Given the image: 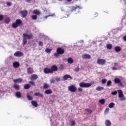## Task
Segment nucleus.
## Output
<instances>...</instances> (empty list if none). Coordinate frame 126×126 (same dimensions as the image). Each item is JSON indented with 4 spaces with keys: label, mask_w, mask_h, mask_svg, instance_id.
Returning a JSON list of instances; mask_svg holds the SVG:
<instances>
[{
    "label": "nucleus",
    "mask_w": 126,
    "mask_h": 126,
    "mask_svg": "<svg viewBox=\"0 0 126 126\" xmlns=\"http://www.w3.org/2000/svg\"><path fill=\"white\" fill-rule=\"evenodd\" d=\"M28 73H29V74H32L33 73V68H31V67H29L28 68L27 70Z\"/></svg>",
    "instance_id": "nucleus-20"
},
{
    "label": "nucleus",
    "mask_w": 126,
    "mask_h": 126,
    "mask_svg": "<svg viewBox=\"0 0 126 126\" xmlns=\"http://www.w3.org/2000/svg\"><path fill=\"white\" fill-rule=\"evenodd\" d=\"M23 46L27 44L28 40H30L31 39H32V37H33V35H32V33H30L29 34L28 33H25L23 34Z\"/></svg>",
    "instance_id": "nucleus-1"
},
{
    "label": "nucleus",
    "mask_w": 126,
    "mask_h": 126,
    "mask_svg": "<svg viewBox=\"0 0 126 126\" xmlns=\"http://www.w3.org/2000/svg\"><path fill=\"white\" fill-rule=\"evenodd\" d=\"M56 51L57 53H58V54L60 55H63V54H64V50L61 47L57 48Z\"/></svg>",
    "instance_id": "nucleus-6"
},
{
    "label": "nucleus",
    "mask_w": 126,
    "mask_h": 126,
    "mask_svg": "<svg viewBox=\"0 0 126 126\" xmlns=\"http://www.w3.org/2000/svg\"><path fill=\"white\" fill-rule=\"evenodd\" d=\"M78 91H79L80 92H81V91H82V88H78Z\"/></svg>",
    "instance_id": "nucleus-61"
},
{
    "label": "nucleus",
    "mask_w": 126,
    "mask_h": 126,
    "mask_svg": "<svg viewBox=\"0 0 126 126\" xmlns=\"http://www.w3.org/2000/svg\"><path fill=\"white\" fill-rule=\"evenodd\" d=\"M31 46L32 47H37V43H36V42L34 41H32V44H31Z\"/></svg>",
    "instance_id": "nucleus-36"
},
{
    "label": "nucleus",
    "mask_w": 126,
    "mask_h": 126,
    "mask_svg": "<svg viewBox=\"0 0 126 126\" xmlns=\"http://www.w3.org/2000/svg\"><path fill=\"white\" fill-rule=\"evenodd\" d=\"M82 59H91V56H90V55H88V54H85L84 55H83L82 56Z\"/></svg>",
    "instance_id": "nucleus-17"
},
{
    "label": "nucleus",
    "mask_w": 126,
    "mask_h": 126,
    "mask_svg": "<svg viewBox=\"0 0 126 126\" xmlns=\"http://www.w3.org/2000/svg\"><path fill=\"white\" fill-rule=\"evenodd\" d=\"M60 54H59V53L57 52V53H55L54 54V57H55L56 58H58L59 57V56H60Z\"/></svg>",
    "instance_id": "nucleus-49"
},
{
    "label": "nucleus",
    "mask_w": 126,
    "mask_h": 126,
    "mask_svg": "<svg viewBox=\"0 0 126 126\" xmlns=\"http://www.w3.org/2000/svg\"><path fill=\"white\" fill-rule=\"evenodd\" d=\"M112 48H113V45L111 44H109L107 45V49L108 50H112Z\"/></svg>",
    "instance_id": "nucleus-33"
},
{
    "label": "nucleus",
    "mask_w": 126,
    "mask_h": 126,
    "mask_svg": "<svg viewBox=\"0 0 126 126\" xmlns=\"http://www.w3.org/2000/svg\"><path fill=\"white\" fill-rule=\"evenodd\" d=\"M111 94L112 95H117V94H118V90L117 91L112 92L111 93Z\"/></svg>",
    "instance_id": "nucleus-48"
},
{
    "label": "nucleus",
    "mask_w": 126,
    "mask_h": 126,
    "mask_svg": "<svg viewBox=\"0 0 126 126\" xmlns=\"http://www.w3.org/2000/svg\"><path fill=\"white\" fill-rule=\"evenodd\" d=\"M37 17H38L36 15H33L32 16V18L33 20H36V19H37Z\"/></svg>",
    "instance_id": "nucleus-42"
},
{
    "label": "nucleus",
    "mask_w": 126,
    "mask_h": 126,
    "mask_svg": "<svg viewBox=\"0 0 126 126\" xmlns=\"http://www.w3.org/2000/svg\"><path fill=\"white\" fill-rule=\"evenodd\" d=\"M15 23L17 24L18 26H19L22 23V21L20 19L16 20Z\"/></svg>",
    "instance_id": "nucleus-28"
},
{
    "label": "nucleus",
    "mask_w": 126,
    "mask_h": 126,
    "mask_svg": "<svg viewBox=\"0 0 126 126\" xmlns=\"http://www.w3.org/2000/svg\"><path fill=\"white\" fill-rule=\"evenodd\" d=\"M55 80H56V81H57V82H59L61 81V78L59 77H56Z\"/></svg>",
    "instance_id": "nucleus-44"
},
{
    "label": "nucleus",
    "mask_w": 126,
    "mask_h": 126,
    "mask_svg": "<svg viewBox=\"0 0 126 126\" xmlns=\"http://www.w3.org/2000/svg\"><path fill=\"white\" fill-rule=\"evenodd\" d=\"M44 43L42 41H40L38 43V46H40V47H43Z\"/></svg>",
    "instance_id": "nucleus-50"
},
{
    "label": "nucleus",
    "mask_w": 126,
    "mask_h": 126,
    "mask_svg": "<svg viewBox=\"0 0 126 126\" xmlns=\"http://www.w3.org/2000/svg\"><path fill=\"white\" fill-rule=\"evenodd\" d=\"M15 96L18 98H21V96H22V94L20 92H17L15 93Z\"/></svg>",
    "instance_id": "nucleus-11"
},
{
    "label": "nucleus",
    "mask_w": 126,
    "mask_h": 126,
    "mask_svg": "<svg viewBox=\"0 0 126 126\" xmlns=\"http://www.w3.org/2000/svg\"><path fill=\"white\" fill-rule=\"evenodd\" d=\"M43 88L44 89H48V88H50V85L47 83H44Z\"/></svg>",
    "instance_id": "nucleus-31"
},
{
    "label": "nucleus",
    "mask_w": 126,
    "mask_h": 126,
    "mask_svg": "<svg viewBox=\"0 0 126 126\" xmlns=\"http://www.w3.org/2000/svg\"><path fill=\"white\" fill-rule=\"evenodd\" d=\"M75 125V121H71V126H73Z\"/></svg>",
    "instance_id": "nucleus-51"
},
{
    "label": "nucleus",
    "mask_w": 126,
    "mask_h": 126,
    "mask_svg": "<svg viewBox=\"0 0 126 126\" xmlns=\"http://www.w3.org/2000/svg\"><path fill=\"white\" fill-rule=\"evenodd\" d=\"M120 1L122 3H123V4H126V0H120Z\"/></svg>",
    "instance_id": "nucleus-54"
},
{
    "label": "nucleus",
    "mask_w": 126,
    "mask_h": 126,
    "mask_svg": "<svg viewBox=\"0 0 126 126\" xmlns=\"http://www.w3.org/2000/svg\"><path fill=\"white\" fill-rule=\"evenodd\" d=\"M30 87H31V85H30V84H26L25 86H24V88L26 90L27 89H29V88H30Z\"/></svg>",
    "instance_id": "nucleus-39"
},
{
    "label": "nucleus",
    "mask_w": 126,
    "mask_h": 126,
    "mask_svg": "<svg viewBox=\"0 0 126 126\" xmlns=\"http://www.w3.org/2000/svg\"><path fill=\"white\" fill-rule=\"evenodd\" d=\"M26 1H27V2H30V1H31V0H26Z\"/></svg>",
    "instance_id": "nucleus-63"
},
{
    "label": "nucleus",
    "mask_w": 126,
    "mask_h": 126,
    "mask_svg": "<svg viewBox=\"0 0 126 126\" xmlns=\"http://www.w3.org/2000/svg\"><path fill=\"white\" fill-rule=\"evenodd\" d=\"M68 78H70L71 79H72V77H71L70 75L68 74L64 75L63 77V79H64V80H67Z\"/></svg>",
    "instance_id": "nucleus-15"
},
{
    "label": "nucleus",
    "mask_w": 126,
    "mask_h": 126,
    "mask_svg": "<svg viewBox=\"0 0 126 126\" xmlns=\"http://www.w3.org/2000/svg\"><path fill=\"white\" fill-rule=\"evenodd\" d=\"M115 52H117V53H119L122 51V49L121 48V47L120 46H116L115 47Z\"/></svg>",
    "instance_id": "nucleus-18"
},
{
    "label": "nucleus",
    "mask_w": 126,
    "mask_h": 126,
    "mask_svg": "<svg viewBox=\"0 0 126 126\" xmlns=\"http://www.w3.org/2000/svg\"><path fill=\"white\" fill-rule=\"evenodd\" d=\"M3 15H0V21L3 20Z\"/></svg>",
    "instance_id": "nucleus-55"
},
{
    "label": "nucleus",
    "mask_w": 126,
    "mask_h": 126,
    "mask_svg": "<svg viewBox=\"0 0 126 126\" xmlns=\"http://www.w3.org/2000/svg\"><path fill=\"white\" fill-rule=\"evenodd\" d=\"M34 96H39V97H41V98H43V97H44L43 94H41L40 93H35L34 94Z\"/></svg>",
    "instance_id": "nucleus-30"
},
{
    "label": "nucleus",
    "mask_w": 126,
    "mask_h": 126,
    "mask_svg": "<svg viewBox=\"0 0 126 126\" xmlns=\"http://www.w3.org/2000/svg\"><path fill=\"white\" fill-rule=\"evenodd\" d=\"M20 13L22 14V17H26L27 14H28V12L26 10L22 11L21 12H20Z\"/></svg>",
    "instance_id": "nucleus-10"
},
{
    "label": "nucleus",
    "mask_w": 126,
    "mask_h": 126,
    "mask_svg": "<svg viewBox=\"0 0 126 126\" xmlns=\"http://www.w3.org/2000/svg\"><path fill=\"white\" fill-rule=\"evenodd\" d=\"M86 112H87L88 113H89V114H92V111L91 109H86Z\"/></svg>",
    "instance_id": "nucleus-45"
},
{
    "label": "nucleus",
    "mask_w": 126,
    "mask_h": 126,
    "mask_svg": "<svg viewBox=\"0 0 126 126\" xmlns=\"http://www.w3.org/2000/svg\"><path fill=\"white\" fill-rule=\"evenodd\" d=\"M38 78V75L36 74H32L31 77V80H36Z\"/></svg>",
    "instance_id": "nucleus-14"
},
{
    "label": "nucleus",
    "mask_w": 126,
    "mask_h": 126,
    "mask_svg": "<svg viewBox=\"0 0 126 126\" xmlns=\"http://www.w3.org/2000/svg\"><path fill=\"white\" fill-rule=\"evenodd\" d=\"M22 81H23V79L21 78H19L18 79L13 80V82L15 83H21V82H22Z\"/></svg>",
    "instance_id": "nucleus-9"
},
{
    "label": "nucleus",
    "mask_w": 126,
    "mask_h": 126,
    "mask_svg": "<svg viewBox=\"0 0 126 126\" xmlns=\"http://www.w3.org/2000/svg\"><path fill=\"white\" fill-rule=\"evenodd\" d=\"M76 87L73 85H71L68 87V90L69 91H70V92H75V91H76Z\"/></svg>",
    "instance_id": "nucleus-4"
},
{
    "label": "nucleus",
    "mask_w": 126,
    "mask_h": 126,
    "mask_svg": "<svg viewBox=\"0 0 126 126\" xmlns=\"http://www.w3.org/2000/svg\"><path fill=\"white\" fill-rule=\"evenodd\" d=\"M97 15H98V13H95V17H96V16H97Z\"/></svg>",
    "instance_id": "nucleus-64"
},
{
    "label": "nucleus",
    "mask_w": 126,
    "mask_h": 126,
    "mask_svg": "<svg viewBox=\"0 0 126 126\" xmlns=\"http://www.w3.org/2000/svg\"><path fill=\"white\" fill-rule=\"evenodd\" d=\"M118 97L120 101L124 102L126 100V97L124 94V92H123V90H118Z\"/></svg>",
    "instance_id": "nucleus-2"
},
{
    "label": "nucleus",
    "mask_w": 126,
    "mask_h": 126,
    "mask_svg": "<svg viewBox=\"0 0 126 126\" xmlns=\"http://www.w3.org/2000/svg\"><path fill=\"white\" fill-rule=\"evenodd\" d=\"M44 93L45 94H52V93H53V91H52V90L51 89H48L45 91Z\"/></svg>",
    "instance_id": "nucleus-23"
},
{
    "label": "nucleus",
    "mask_w": 126,
    "mask_h": 126,
    "mask_svg": "<svg viewBox=\"0 0 126 126\" xmlns=\"http://www.w3.org/2000/svg\"><path fill=\"white\" fill-rule=\"evenodd\" d=\"M51 70H52V72L53 71H57V70H58V67L56 65H53L51 67Z\"/></svg>",
    "instance_id": "nucleus-21"
},
{
    "label": "nucleus",
    "mask_w": 126,
    "mask_h": 126,
    "mask_svg": "<svg viewBox=\"0 0 126 126\" xmlns=\"http://www.w3.org/2000/svg\"><path fill=\"white\" fill-rule=\"evenodd\" d=\"M95 90H96V91H101L102 90H104V87L98 86L96 88Z\"/></svg>",
    "instance_id": "nucleus-26"
},
{
    "label": "nucleus",
    "mask_w": 126,
    "mask_h": 126,
    "mask_svg": "<svg viewBox=\"0 0 126 126\" xmlns=\"http://www.w3.org/2000/svg\"><path fill=\"white\" fill-rule=\"evenodd\" d=\"M91 85H92V84H91V83H85L84 82H81V83H80V84H79V86L83 88L90 87V86H91Z\"/></svg>",
    "instance_id": "nucleus-3"
},
{
    "label": "nucleus",
    "mask_w": 126,
    "mask_h": 126,
    "mask_svg": "<svg viewBox=\"0 0 126 126\" xmlns=\"http://www.w3.org/2000/svg\"><path fill=\"white\" fill-rule=\"evenodd\" d=\"M7 5H8L9 6H10V5H11V3L10 2H8L7 3Z\"/></svg>",
    "instance_id": "nucleus-59"
},
{
    "label": "nucleus",
    "mask_w": 126,
    "mask_h": 126,
    "mask_svg": "<svg viewBox=\"0 0 126 126\" xmlns=\"http://www.w3.org/2000/svg\"><path fill=\"white\" fill-rule=\"evenodd\" d=\"M123 40L125 41V42H126V35L123 37Z\"/></svg>",
    "instance_id": "nucleus-60"
},
{
    "label": "nucleus",
    "mask_w": 126,
    "mask_h": 126,
    "mask_svg": "<svg viewBox=\"0 0 126 126\" xmlns=\"http://www.w3.org/2000/svg\"><path fill=\"white\" fill-rule=\"evenodd\" d=\"M112 85V81L109 80L107 81L106 83V86H108V87H110Z\"/></svg>",
    "instance_id": "nucleus-35"
},
{
    "label": "nucleus",
    "mask_w": 126,
    "mask_h": 126,
    "mask_svg": "<svg viewBox=\"0 0 126 126\" xmlns=\"http://www.w3.org/2000/svg\"><path fill=\"white\" fill-rule=\"evenodd\" d=\"M14 56H15V57L20 58V57H22V56H23V53L20 51H17L14 53Z\"/></svg>",
    "instance_id": "nucleus-8"
},
{
    "label": "nucleus",
    "mask_w": 126,
    "mask_h": 126,
    "mask_svg": "<svg viewBox=\"0 0 126 126\" xmlns=\"http://www.w3.org/2000/svg\"><path fill=\"white\" fill-rule=\"evenodd\" d=\"M27 98H28V100H29L30 101L33 100V96L29 94H28L27 95Z\"/></svg>",
    "instance_id": "nucleus-27"
},
{
    "label": "nucleus",
    "mask_w": 126,
    "mask_h": 126,
    "mask_svg": "<svg viewBox=\"0 0 126 126\" xmlns=\"http://www.w3.org/2000/svg\"><path fill=\"white\" fill-rule=\"evenodd\" d=\"M119 63H114V66H118Z\"/></svg>",
    "instance_id": "nucleus-58"
},
{
    "label": "nucleus",
    "mask_w": 126,
    "mask_h": 126,
    "mask_svg": "<svg viewBox=\"0 0 126 126\" xmlns=\"http://www.w3.org/2000/svg\"><path fill=\"white\" fill-rule=\"evenodd\" d=\"M67 62L68 63H73V59H72V58H69L67 60Z\"/></svg>",
    "instance_id": "nucleus-25"
},
{
    "label": "nucleus",
    "mask_w": 126,
    "mask_h": 126,
    "mask_svg": "<svg viewBox=\"0 0 126 126\" xmlns=\"http://www.w3.org/2000/svg\"><path fill=\"white\" fill-rule=\"evenodd\" d=\"M29 83H30V84H32V85H35V83L33 81H30Z\"/></svg>",
    "instance_id": "nucleus-57"
},
{
    "label": "nucleus",
    "mask_w": 126,
    "mask_h": 126,
    "mask_svg": "<svg viewBox=\"0 0 126 126\" xmlns=\"http://www.w3.org/2000/svg\"><path fill=\"white\" fill-rule=\"evenodd\" d=\"M10 22V19L9 18H6L5 19V23L8 24V23Z\"/></svg>",
    "instance_id": "nucleus-40"
},
{
    "label": "nucleus",
    "mask_w": 126,
    "mask_h": 126,
    "mask_svg": "<svg viewBox=\"0 0 126 126\" xmlns=\"http://www.w3.org/2000/svg\"><path fill=\"white\" fill-rule=\"evenodd\" d=\"M32 13L35 14V15H39V14H41V12L38 9H35L33 11Z\"/></svg>",
    "instance_id": "nucleus-13"
},
{
    "label": "nucleus",
    "mask_w": 126,
    "mask_h": 126,
    "mask_svg": "<svg viewBox=\"0 0 126 126\" xmlns=\"http://www.w3.org/2000/svg\"><path fill=\"white\" fill-rule=\"evenodd\" d=\"M45 52L47 54H50V53H51V52H52V49H49V48H47V49H45Z\"/></svg>",
    "instance_id": "nucleus-41"
},
{
    "label": "nucleus",
    "mask_w": 126,
    "mask_h": 126,
    "mask_svg": "<svg viewBox=\"0 0 126 126\" xmlns=\"http://www.w3.org/2000/svg\"><path fill=\"white\" fill-rule=\"evenodd\" d=\"M81 9V7L79 6H75V7H73L71 10V12H72L73 10H76V9Z\"/></svg>",
    "instance_id": "nucleus-22"
},
{
    "label": "nucleus",
    "mask_w": 126,
    "mask_h": 126,
    "mask_svg": "<svg viewBox=\"0 0 126 126\" xmlns=\"http://www.w3.org/2000/svg\"><path fill=\"white\" fill-rule=\"evenodd\" d=\"M118 86H119L120 87H122L124 88L125 87V86L124 85V84H123V83L121 82H120L119 84H118Z\"/></svg>",
    "instance_id": "nucleus-43"
},
{
    "label": "nucleus",
    "mask_w": 126,
    "mask_h": 126,
    "mask_svg": "<svg viewBox=\"0 0 126 126\" xmlns=\"http://www.w3.org/2000/svg\"><path fill=\"white\" fill-rule=\"evenodd\" d=\"M20 64L18 62H15L13 63V66H14L15 68H17V67H19Z\"/></svg>",
    "instance_id": "nucleus-12"
},
{
    "label": "nucleus",
    "mask_w": 126,
    "mask_h": 126,
    "mask_svg": "<svg viewBox=\"0 0 126 126\" xmlns=\"http://www.w3.org/2000/svg\"><path fill=\"white\" fill-rule=\"evenodd\" d=\"M12 28L14 29L17 28V27H18V24L16 23H13L12 25Z\"/></svg>",
    "instance_id": "nucleus-38"
},
{
    "label": "nucleus",
    "mask_w": 126,
    "mask_h": 126,
    "mask_svg": "<svg viewBox=\"0 0 126 126\" xmlns=\"http://www.w3.org/2000/svg\"><path fill=\"white\" fill-rule=\"evenodd\" d=\"M97 63L100 65H104L106 63V60L105 59H98L97 61Z\"/></svg>",
    "instance_id": "nucleus-5"
},
{
    "label": "nucleus",
    "mask_w": 126,
    "mask_h": 126,
    "mask_svg": "<svg viewBox=\"0 0 126 126\" xmlns=\"http://www.w3.org/2000/svg\"><path fill=\"white\" fill-rule=\"evenodd\" d=\"M79 69L80 68L78 67H77L74 69V71L76 72H78V71H79Z\"/></svg>",
    "instance_id": "nucleus-52"
},
{
    "label": "nucleus",
    "mask_w": 126,
    "mask_h": 126,
    "mask_svg": "<svg viewBox=\"0 0 126 126\" xmlns=\"http://www.w3.org/2000/svg\"><path fill=\"white\" fill-rule=\"evenodd\" d=\"M31 104L34 107H38V103H37V102H36L35 101H34V100L32 101Z\"/></svg>",
    "instance_id": "nucleus-24"
},
{
    "label": "nucleus",
    "mask_w": 126,
    "mask_h": 126,
    "mask_svg": "<svg viewBox=\"0 0 126 126\" xmlns=\"http://www.w3.org/2000/svg\"><path fill=\"white\" fill-rule=\"evenodd\" d=\"M111 125H112V123L111 122V121L109 120H107L105 121L106 126H111Z\"/></svg>",
    "instance_id": "nucleus-19"
},
{
    "label": "nucleus",
    "mask_w": 126,
    "mask_h": 126,
    "mask_svg": "<svg viewBox=\"0 0 126 126\" xmlns=\"http://www.w3.org/2000/svg\"><path fill=\"white\" fill-rule=\"evenodd\" d=\"M99 103L101 104V105H104L105 104V99H101L99 100Z\"/></svg>",
    "instance_id": "nucleus-37"
},
{
    "label": "nucleus",
    "mask_w": 126,
    "mask_h": 126,
    "mask_svg": "<svg viewBox=\"0 0 126 126\" xmlns=\"http://www.w3.org/2000/svg\"><path fill=\"white\" fill-rule=\"evenodd\" d=\"M54 15L55 14H53V15H49L48 16H45L44 17H43V18H44V19H47L48 17H50V16H54Z\"/></svg>",
    "instance_id": "nucleus-47"
},
{
    "label": "nucleus",
    "mask_w": 126,
    "mask_h": 126,
    "mask_svg": "<svg viewBox=\"0 0 126 126\" xmlns=\"http://www.w3.org/2000/svg\"><path fill=\"white\" fill-rule=\"evenodd\" d=\"M109 112H110V108H106L104 111V115H108Z\"/></svg>",
    "instance_id": "nucleus-32"
},
{
    "label": "nucleus",
    "mask_w": 126,
    "mask_h": 126,
    "mask_svg": "<svg viewBox=\"0 0 126 126\" xmlns=\"http://www.w3.org/2000/svg\"><path fill=\"white\" fill-rule=\"evenodd\" d=\"M55 79H52L51 80H50V83H52L53 84H55Z\"/></svg>",
    "instance_id": "nucleus-53"
},
{
    "label": "nucleus",
    "mask_w": 126,
    "mask_h": 126,
    "mask_svg": "<svg viewBox=\"0 0 126 126\" xmlns=\"http://www.w3.org/2000/svg\"><path fill=\"white\" fill-rule=\"evenodd\" d=\"M115 106V104L113 102H111L110 103L108 107L112 109V108H114V107Z\"/></svg>",
    "instance_id": "nucleus-34"
},
{
    "label": "nucleus",
    "mask_w": 126,
    "mask_h": 126,
    "mask_svg": "<svg viewBox=\"0 0 126 126\" xmlns=\"http://www.w3.org/2000/svg\"><path fill=\"white\" fill-rule=\"evenodd\" d=\"M111 69L112 70H118V68H117L116 67H112L111 68Z\"/></svg>",
    "instance_id": "nucleus-56"
},
{
    "label": "nucleus",
    "mask_w": 126,
    "mask_h": 126,
    "mask_svg": "<svg viewBox=\"0 0 126 126\" xmlns=\"http://www.w3.org/2000/svg\"><path fill=\"white\" fill-rule=\"evenodd\" d=\"M102 84H105L107 82V79H103L101 80Z\"/></svg>",
    "instance_id": "nucleus-46"
},
{
    "label": "nucleus",
    "mask_w": 126,
    "mask_h": 126,
    "mask_svg": "<svg viewBox=\"0 0 126 126\" xmlns=\"http://www.w3.org/2000/svg\"><path fill=\"white\" fill-rule=\"evenodd\" d=\"M122 81L121 80V79H119L118 78H116L114 79V82L115 83H117L118 84H119L120 82H121Z\"/></svg>",
    "instance_id": "nucleus-29"
},
{
    "label": "nucleus",
    "mask_w": 126,
    "mask_h": 126,
    "mask_svg": "<svg viewBox=\"0 0 126 126\" xmlns=\"http://www.w3.org/2000/svg\"><path fill=\"white\" fill-rule=\"evenodd\" d=\"M84 41L83 40H81L79 41V43H83Z\"/></svg>",
    "instance_id": "nucleus-62"
},
{
    "label": "nucleus",
    "mask_w": 126,
    "mask_h": 126,
    "mask_svg": "<svg viewBox=\"0 0 126 126\" xmlns=\"http://www.w3.org/2000/svg\"><path fill=\"white\" fill-rule=\"evenodd\" d=\"M13 87L16 90H19L20 89V86L16 83L14 84Z\"/></svg>",
    "instance_id": "nucleus-16"
},
{
    "label": "nucleus",
    "mask_w": 126,
    "mask_h": 126,
    "mask_svg": "<svg viewBox=\"0 0 126 126\" xmlns=\"http://www.w3.org/2000/svg\"><path fill=\"white\" fill-rule=\"evenodd\" d=\"M44 73L47 74L48 73H53V70L49 68H45L43 70Z\"/></svg>",
    "instance_id": "nucleus-7"
}]
</instances>
